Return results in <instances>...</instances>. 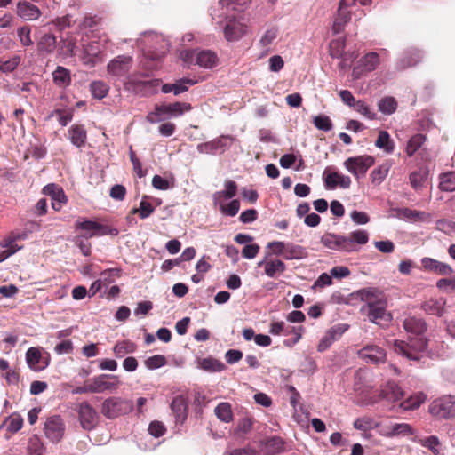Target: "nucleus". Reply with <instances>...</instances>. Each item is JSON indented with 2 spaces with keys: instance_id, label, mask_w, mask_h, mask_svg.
Segmentation results:
<instances>
[{
  "instance_id": "nucleus-1",
  "label": "nucleus",
  "mask_w": 455,
  "mask_h": 455,
  "mask_svg": "<svg viewBox=\"0 0 455 455\" xmlns=\"http://www.w3.org/2000/svg\"><path fill=\"white\" fill-rule=\"evenodd\" d=\"M403 327L408 333L415 335V337L410 338L408 341L394 340V350L408 360L418 361L420 353L426 349L427 345V340L421 336L427 329L426 323L419 318L411 316L404 320Z\"/></svg>"
},
{
  "instance_id": "nucleus-2",
  "label": "nucleus",
  "mask_w": 455,
  "mask_h": 455,
  "mask_svg": "<svg viewBox=\"0 0 455 455\" xmlns=\"http://www.w3.org/2000/svg\"><path fill=\"white\" fill-rule=\"evenodd\" d=\"M368 241L369 233L364 229H356L347 235L326 233L321 237L324 247L347 253L358 252Z\"/></svg>"
},
{
  "instance_id": "nucleus-3",
  "label": "nucleus",
  "mask_w": 455,
  "mask_h": 455,
  "mask_svg": "<svg viewBox=\"0 0 455 455\" xmlns=\"http://www.w3.org/2000/svg\"><path fill=\"white\" fill-rule=\"evenodd\" d=\"M379 295L378 291L373 288L362 289L352 294L356 299L365 302L361 310L366 312L370 321L376 324L391 320L390 314L386 310V303Z\"/></svg>"
},
{
  "instance_id": "nucleus-4",
  "label": "nucleus",
  "mask_w": 455,
  "mask_h": 455,
  "mask_svg": "<svg viewBox=\"0 0 455 455\" xmlns=\"http://www.w3.org/2000/svg\"><path fill=\"white\" fill-rule=\"evenodd\" d=\"M211 15L212 20H216V24L222 28L226 40L237 41L246 34L247 27L240 20L228 16L221 19L225 15L223 8H221V12L213 10Z\"/></svg>"
},
{
  "instance_id": "nucleus-5",
  "label": "nucleus",
  "mask_w": 455,
  "mask_h": 455,
  "mask_svg": "<svg viewBox=\"0 0 455 455\" xmlns=\"http://www.w3.org/2000/svg\"><path fill=\"white\" fill-rule=\"evenodd\" d=\"M180 58L187 65H197L203 68H212L217 66L219 58L212 50H182Z\"/></svg>"
},
{
  "instance_id": "nucleus-6",
  "label": "nucleus",
  "mask_w": 455,
  "mask_h": 455,
  "mask_svg": "<svg viewBox=\"0 0 455 455\" xmlns=\"http://www.w3.org/2000/svg\"><path fill=\"white\" fill-rule=\"evenodd\" d=\"M191 109L190 104L175 102L172 104H161L155 107L154 111L148 115V121L150 123H156L164 120L166 117H177L181 116L184 112Z\"/></svg>"
},
{
  "instance_id": "nucleus-7",
  "label": "nucleus",
  "mask_w": 455,
  "mask_h": 455,
  "mask_svg": "<svg viewBox=\"0 0 455 455\" xmlns=\"http://www.w3.org/2000/svg\"><path fill=\"white\" fill-rule=\"evenodd\" d=\"M133 410L132 400L112 396L102 403L101 413L108 419H113L127 414Z\"/></svg>"
},
{
  "instance_id": "nucleus-8",
  "label": "nucleus",
  "mask_w": 455,
  "mask_h": 455,
  "mask_svg": "<svg viewBox=\"0 0 455 455\" xmlns=\"http://www.w3.org/2000/svg\"><path fill=\"white\" fill-rule=\"evenodd\" d=\"M429 412L439 419L455 417V396L445 395L435 399L429 406Z\"/></svg>"
},
{
  "instance_id": "nucleus-9",
  "label": "nucleus",
  "mask_w": 455,
  "mask_h": 455,
  "mask_svg": "<svg viewBox=\"0 0 455 455\" xmlns=\"http://www.w3.org/2000/svg\"><path fill=\"white\" fill-rule=\"evenodd\" d=\"M375 159L369 155L348 157L344 162V167L357 179L363 177L374 164Z\"/></svg>"
},
{
  "instance_id": "nucleus-10",
  "label": "nucleus",
  "mask_w": 455,
  "mask_h": 455,
  "mask_svg": "<svg viewBox=\"0 0 455 455\" xmlns=\"http://www.w3.org/2000/svg\"><path fill=\"white\" fill-rule=\"evenodd\" d=\"M90 380L92 393L114 392L121 385L119 377L112 374H100Z\"/></svg>"
},
{
  "instance_id": "nucleus-11",
  "label": "nucleus",
  "mask_w": 455,
  "mask_h": 455,
  "mask_svg": "<svg viewBox=\"0 0 455 455\" xmlns=\"http://www.w3.org/2000/svg\"><path fill=\"white\" fill-rule=\"evenodd\" d=\"M77 228H80L85 232V237H92L94 235L101 236L106 235H111L116 236L118 235L116 228H108L96 221L92 220H78L76 223Z\"/></svg>"
},
{
  "instance_id": "nucleus-12",
  "label": "nucleus",
  "mask_w": 455,
  "mask_h": 455,
  "mask_svg": "<svg viewBox=\"0 0 455 455\" xmlns=\"http://www.w3.org/2000/svg\"><path fill=\"white\" fill-rule=\"evenodd\" d=\"M233 140L232 136H220L212 140L198 144L196 148L200 154L215 155L223 153L229 147L228 141L232 142Z\"/></svg>"
},
{
  "instance_id": "nucleus-13",
  "label": "nucleus",
  "mask_w": 455,
  "mask_h": 455,
  "mask_svg": "<svg viewBox=\"0 0 455 455\" xmlns=\"http://www.w3.org/2000/svg\"><path fill=\"white\" fill-rule=\"evenodd\" d=\"M358 356L367 363H379L386 360L385 350L378 345L370 344L364 346L357 352Z\"/></svg>"
},
{
  "instance_id": "nucleus-14",
  "label": "nucleus",
  "mask_w": 455,
  "mask_h": 455,
  "mask_svg": "<svg viewBox=\"0 0 455 455\" xmlns=\"http://www.w3.org/2000/svg\"><path fill=\"white\" fill-rule=\"evenodd\" d=\"M132 66V58L128 55H119L107 66L108 72L117 77L125 76Z\"/></svg>"
},
{
  "instance_id": "nucleus-15",
  "label": "nucleus",
  "mask_w": 455,
  "mask_h": 455,
  "mask_svg": "<svg viewBox=\"0 0 455 455\" xmlns=\"http://www.w3.org/2000/svg\"><path fill=\"white\" fill-rule=\"evenodd\" d=\"M64 434V424L59 416L47 419L44 423V435L53 443L60 441Z\"/></svg>"
},
{
  "instance_id": "nucleus-16",
  "label": "nucleus",
  "mask_w": 455,
  "mask_h": 455,
  "mask_svg": "<svg viewBox=\"0 0 455 455\" xmlns=\"http://www.w3.org/2000/svg\"><path fill=\"white\" fill-rule=\"evenodd\" d=\"M107 39L92 40L87 44L84 45L83 61L84 64L91 67L95 65L94 58L99 55L106 49Z\"/></svg>"
},
{
  "instance_id": "nucleus-17",
  "label": "nucleus",
  "mask_w": 455,
  "mask_h": 455,
  "mask_svg": "<svg viewBox=\"0 0 455 455\" xmlns=\"http://www.w3.org/2000/svg\"><path fill=\"white\" fill-rule=\"evenodd\" d=\"M142 44L148 46L150 49L154 48L156 50V53L150 55L152 59H160L164 56L168 49V42L164 38L163 36L155 33H145V40Z\"/></svg>"
},
{
  "instance_id": "nucleus-18",
  "label": "nucleus",
  "mask_w": 455,
  "mask_h": 455,
  "mask_svg": "<svg viewBox=\"0 0 455 455\" xmlns=\"http://www.w3.org/2000/svg\"><path fill=\"white\" fill-rule=\"evenodd\" d=\"M345 39L343 37L332 40L330 43V55L332 58L341 59L339 66L341 68H346L350 66L354 57L353 54L348 55L344 52Z\"/></svg>"
},
{
  "instance_id": "nucleus-19",
  "label": "nucleus",
  "mask_w": 455,
  "mask_h": 455,
  "mask_svg": "<svg viewBox=\"0 0 455 455\" xmlns=\"http://www.w3.org/2000/svg\"><path fill=\"white\" fill-rule=\"evenodd\" d=\"M78 415L83 428L86 430L93 428L97 423V412L87 402L80 403Z\"/></svg>"
},
{
  "instance_id": "nucleus-20",
  "label": "nucleus",
  "mask_w": 455,
  "mask_h": 455,
  "mask_svg": "<svg viewBox=\"0 0 455 455\" xmlns=\"http://www.w3.org/2000/svg\"><path fill=\"white\" fill-rule=\"evenodd\" d=\"M347 329V326L344 324H339L330 328L319 341L317 350L319 352L327 350L335 340L342 336Z\"/></svg>"
},
{
  "instance_id": "nucleus-21",
  "label": "nucleus",
  "mask_w": 455,
  "mask_h": 455,
  "mask_svg": "<svg viewBox=\"0 0 455 455\" xmlns=\"http://www.w3.org/2000/svg\"><path fill=\"white\" fill-rule=\"evenodd\" d=\"M26 362L28 367L34 371H41L44 370L49 360L42 356L41 350L37 347H30L26 352Z\"/></svg>"
},
{
  "instance_id": "nucleus-22",
  "label": "nucleus",
  "mask_w": 455,
  "mask_h": 455,
  "mask_svg": "<svg viewBox=\"0 0 455 455\" xmlns=\"http://www.w3.org/2000/svg\"><path fill=\"white\" fill-rule=\"evenodd\" d=\"M381 435L385 437L407 436L414 434L411 425L407 423H393L385 426L380 430Z\"/></svg>"
},
{
  "instance_id": "nucleus-23",
  "label": "nucleus",
  "mask_w": 455,
  "mask_h": 455,
  "mask_svg": "<svg viewBox=\"0 0 455 455\" xmlns=\"http://www.w3.org/2000/svg\"><path fill=\"white\" fill-rule=\"evenodd\" d=\"M421 264L425 271L432 272L437 275H451L453 272L450 265L432 258H423L421 259Z\"/></svg>"
},
{
  "instance_id": "nucleus-24",
  "label": "nucleus",
  "mask_w": 455,
  "mask_h": 455,
  "mask_svg": "<svg viewBox=\"0 0 455 455\" xmlns=\"http://www.w3.org/2000/svg\"><path fill=\"white\" fill-rule=\"evenodd\" d=\"M224 186V190L217 191L212 195L213 204L219 208L221 207V204H225L228 200L233 198L237 193V185L235 181H226Z\"/></svg>"
},
{
  "instance_id": "nucleus-25",
  "label": "nucleus",
  "mask_w": 455,
  "mask_h": 455,
  "mask_svg": "<svg viewBox=\"0 0 455 455\" xmlns=\"http://www.w3.org/2000/svg\"><path fill=\"white\" fill-rule=\"evenodd\" d=\"M323 176L325 186L329 188H335L337 186H339L342 188H348L351 185V179L349 176L337 172H329L325 170Z\"/></svg>"
},
{
  "instance_id": "nucleus-26",
  "label": "nucleus",
  "mask_w": 455,
  "mask_h": 455,
  "mask_svg": "<svg viewBox=\"0 0 455 455\" xmlns=\"http://www.w3.org/2000/svg\"><path fill=\"white\" fill-rule=\"evenodd\" d=\"M379 396L390 403L399 401L404 396L402 388L395 381H387L380 390Z\"/></svg>"
},
{
  "instance_id": "nucleus-27",
  "label": "nucleus",
  "mask_w": 455,
  "mask_h": 455,
  "mask_svg": "<svg viewBox=\"0 0 455 455\" xmlns=\"http://www.w3.org/2000/svg\"><path fill=\"white\" fill-rule=\"evenodd\" d=\"M17 14L25 20H35L40 17L41 12L37 6L23 1L17 4Z\"/></svg>"
},
{
  "instance_id": "nucleus-28",
  "label": "nucleus",
  "mask_w": 455,
  "mask_h": 455,
  "mask_svg": "<svg viewBox=\"0 0 455 455\" xmlns=\"http://www.w3.org/2000/svg\"><path fill=\"white\" fill-rule=\"evenodd\" d=\"M413 442L420 444L422 447L428 449L433 455H444L442 453V444L439 438L435 435H429L426 437L414 436Z\"/></svg>"
},
{
  "instance_id": "nucleus-29",
  "label": "nucleus",
  "mask_w": 455,
  "mask_h": 455,
  "mask_svg": "<svg viewBox=\"0 0 455 455\" xmlns=\"http://www.w3.org/2000/svg\"><path fill=\"white\" fill-rule=\"evenodd\" d=\"M445 304L446 301L443 298L430 299L423 303L422 308L428 315L441 316L444 312Z\"/></svg>"
},
{
  "instance_id": "nucleus-30",
  "label": "nucleus",
  "mask_w": 455,
  "mask_h": 455,
  "mask_svg": "<svg viewBox=\"0 0 455 455\" xmlns=\"http://www.w3.org/2000/svg\"><path fill=\"white\" fill-rule=\"evenodd\" d=\"M279 35V29L276 27L267 28L259 39V44L265 53L270 52V45L275 41Z\"/></svg>"
},
{
  "instance_id": "nucleus-31",
  "label": "nucleus",
  "mask_w": 455,
  "mask_h": 455,
  "mask_svg": "<svg viewBox=\"0 0 455 455\" xmlns=\"http://www.w3.org/2000/svg\"><path fill=\"white\" fill-rule=\"evenodd\" d=\"M69 140L73 145L80 148L84 145L87 135L82 125H72L68 130Z\"/></svg>"
},
{
  "instance_id": "nucleus-32",
  "label": "nucleus",
  "mask_w": 455,
  "mask_h": 455,
  "mask_svg": "<svg viewBox=\"0 0 455 455\" xmlns=\"http://www.w3.org/2000/svg\"><path fill=\"white\" fill-rule=\"evenodd\" d=\"M198 368L208 372H220L225 369V364L217 359L208 357L198 360Z\"/></svg>"
},
{
  "instance_id": "nucleus-33",
  "label": "nucleus",
  "mask_w": 455,
  "mask_h": 455,
  "mask_svg": "<svg viewBox=\"0 0 455 455\" xmlns=\"http://www.w3.org/2000/svg\"><path fill=\"white\" fill-rule=\"evenodd\" d=\"M392 164L389 161H386L379 167L375 168L371 173V183L374 185H379L384 181L387 176Z\"/></svg>"
},
{
  "instance_id": "nucleus-34",
  "label": "nucleus",
  "mask_w": 455,
  "mask_h": 455,
  "mask_svg": "<svg viewBox=\"0 0 455 455\" xmlns=\"http://www.w3.org/2000/svg\"><path fill=\"white\" fill-rule=\"evenodd\" d=\"M307 256L306 249L300 245L287 243L284 259L287 260L302 259Z\"/></svg>"
},
{
  "instance_id": "nucleus-35",
  "label": "nucleus",
  "mask_w": 455,
  "mask_h": 455,
  "mask_svg": "<svg viewBox=\"0 0 455 455\" xmlns=\"http://www.w3.org/2000/svg\"><path fill=\"white\" fill-rule=\"evenodd\" d=\"M171 409L177 420H185L187 418V403L182 396H176L171 404Z\"/></svg>"
},
{
  "instance_id": "nucleus-36",
  "label": "nucleus",
  "mask_w": 455,
  "mask_h": 455,
  "mask_svg": "<svg viewBox=\"0 0 455 455\" xmlns=\"http://www.w3.org/2000/svg\"><path fill=\"white\" fill-rule=\"evenodd\" d=\"M286 270L285 264L280 259H271L265 263V273L268 277H275Z\"/></svg>"
},
{
  "instance_id": "nucleus-37",
  "label": "nucleus",
  "mask_w": 455,
  "mask_h": 455,
  "mask_svg": "<svg viewBox=\"0 0 455 455\" xmlns=\"http://www.w3.org/2000/svg\"><path fill=\"white\" fill-rule=\"evenodd\" d=\"M214 413L216 417L222 422L229 423L233 420L231 404L227 402L219 403L214 409Z\"/></svg>"
},
{
  "instance_id": "nucleus-38",
  "label": "nucleus",
  "mask_w": 455,
  "mask_h": 455,
  "mask_svg": "<svg viewBox=\"0 0 455 455\" xmlns=\"http://www.w3.org/2000/svg\"><path fill=\"white\" fill-rule=\"evenodd\" d=\"M422 59V52L418 49H411L406 52L400 60V68H405L416 65Z\"/></svg>"
},
{
  "instance_id": "nucleus-39",
  "label": "nucleus",
  "mask_w": 455,
  "mask_h": 455,
  "mask_svg": "<svg viewBox=\"0 0 455 455\" xmlns=\"http://www.w3.org/2000/svg\"><path fill=\"white\" fill-rule=\"evenodd\" d=\"M375 146L378 148L383 149L386 153L390 154L395 149V144L390 139V135L386 131L379 132L378 139L375 141Z\"/></svg>"
},
{
  "instance_id": "nucleus-40",
  "label": "nucleus",
  "mask_w": 455,
  "mask_h": 455,
  "mask_svg": "<svg viewBox=\"0 0 455 455\" xmlns=\"http://www.w3.org/2000/svg\"><path fill=\"white\" fill-rule=\"evenodd\" d=\"M350 12L342 8L338 9V15L334 20L332 25V31L334 34L341 32L345 25L350 20Z\"/></svg>"
},
{
  "instance_id": "nucleus-41",
  "label": "nucleus",
  "mask_w": 455,
  "mask_h": 455,
  "mask_svg": "<svg viewBox=\"0 0 455 455\" xmlns=\"http://www.w3.org/2000/svg\"><path fill=\"white\" fill-rule=\"evenodd\" d=\"M426 395L419 392L402 402L400 407L404 411L415 410L426 401Z\"/></svg>"
},
{
  "instance_id": "nucleus-42",
  "label": "nucleus",
  "mask_w": 455,
  "mask_h": 455,
  "mask_svg": "<svg viewBox=\"0 0 455 455\" xmlns=\"http://www.w3.org/2000/svg\"><path fill=\"white\" fill-rule=\"evenodd\" d=\"M52 76L54 83L61 87L68 85L71 81L69 71L63 67H58L52 73Z\"/></svg>"
},
{
  "instance_id": "nucleus-43",
  "label": "nucleus",
  "mask_w": 455,
  "mask_h": 455,
  "mask_svg": "<svg viewBox=\"0 0 455 455\" xmlns=\"http://www.w3.org/2000/svg\"><path fill=\"white\" fill-rule=\"evenodd\" d=\"M16 238L5 240L2 246L4 248L0 252V262L5 260L10 256L13 255L15 252L21 249V246L16 243Z\"/></svg>"
},
{
  "instance_id": "nucleus-44",
  "label": "nucleus",
  "mask_w": 455,
  "mask_h": 455,
  "mask_svg": "<svg viewBox=\"0 0 455 455\" xmlns=\"http://www.w3.org/2000/svg\"><path fill=\"white\" fill-rule=\"evenodd\" d=\"M136 345L131 341H122L115 345L113 352L117 358H122L127 354L135 352Z\"/></svg>"
},
{
  "instance_id": "nucleus-45",
  "label": "nucleus",
  "mask_w": 455,
  "mask_h": 455,
  "mask_svg": "<svg viewBox=\"0 0 455 455\" xmlns=\"http://www.w3.org/2000/svg\"><path fill=\"white\" fill-rule=\"evenodd\" d=\"M364 71H371L379 64V58L376 52H369L360 60Z\"/></svg>"
},
{
  "instance_id": "nucleus-46",
  "label": "nucleus",
  "mask_w": 455,
  "mask_h": 455,
  "mask_svg": "<svg viewBox=\"0 0 455 455\" xmlns=\"http://www.w3.org/2000/svg\"><path fill=\"white\" fill-rule=\"evenodd\" d=\"M109 87L102 81H94L90 84V91L92 96L96 99L101 100L108 95Z\"/></svg>"
},
{
  "instance_id": "nucleus-47",
  "label": "nucleus",
  "mask_w": 455,
  "mask_h": 455,
  "mask_svg": "<svg viewBox=\"0 0 455 455\" xmlns=\"http://www.w3.org/2000/svg\"><path fill=\"white\" fill-rule=\"evenodd\" d=\"M379 110L385 115L393 114L397 108V102L393 97H385L378 103Z\"/></svg>"
},
{
  "instance_id": "nucleus-48",
  "label": "nucleus",
  "mask_w": 455,
  "mask_h": 455,
  "mask_svg": "<svg viewBox=\"0 0 455 455\" xmlns=\"http://www.w3.org/2000/svg\"><path fill=\"white\" fill-rule=\"evenodd\" d=\"M439 188L443 191H455V172L443 173L440 176Z\"/></svg>"
},
{
  "instance_id": "nucleus-49",
  "label": "nucleus",
  "mask_w": 455,
  "mask_h": 455,
  "mask_svg": "<svg viewBox=\"0 0 455 455\" xmlns=\"http://www.w3.org/2000/svg\"><path fill=\"white\" fill-rule=\"evenodd\" d=\"M425 215L426 213L423 212L411 210L409 208H400L397 210L398 218L406 220H423Z\"/></svg>"
},
{
  "instance_id": "nucleus-50",
  "label": "nucleus",
  "mask_w": 455,
  "mask_h": 455,
  "mask_svg": "<svg viewBox=\"0 0 455 455\" xmlns=\"http://www.w3.org/2000/svg\"><path fill=\"white\" fill-rule=\"evenodd\" d=\"M425 141V137L422 134L413 135L406 145V154L408 156H413V154L422 146Z\"/></svg>"
},
{
  "instance_id": "nucleus-51",
  "label": "nucleus",
  "mask_w": 455,
  "mask_h": 455,
  "mask_svg": "<svg viewBox=\"0 0 455 455\" xmlns=\"http://www.w3.org/2000/svg\"><path fill=\"white\" fill-rule=\"evenodd\" d=\"M56 47V37L52 34H45L43 36L38 43L40 51L46 52H52Z\"/></svg>"
},
{
  "instance_id": "nucleus-52",
  "label": "nucleus",
  "mask_w": 455,
  "mask_h": 455,
  "mask_svg": "<svg viewBox=\"0 0 455 455\" xmlns=\"http://www.w3.org/2000/svg\"><path fill=\"white\" fill-rule=\"evenodd\" d=\"M427 172L424 170H419L410 174V184L414 189H419L427 180Z\"/></svg>"
},
{
  "instance_id": "nucleus-53",
  "label": "nucleus",
  "mask_w": 455,
  "mask_h": 455,
  "mask_svg": "<svg viewBox=\"0 0 455 455\" xmlns=\"http://www.w3.org/2000/svg\"><path fill=\"white\" fill-rule=\"evenodd\" d=\"M314 125L321 131L329 132L332 129V122L328 116L318 115L313 117Z\"/></svg>"
},
{
  "instance_id": "nucleus-54",
  "label": "nucleus",
  "mask_w": 455,
  "mask_h": 455,
  "mask_svg": "<svg viewBox=\"0 0 455 455\" xmlns=\"http://www.w3.org/2000/svg\"><path fill=\"white\" fill-rule=\"evenodd\" d=\"M44 194L50 196L52 200L65 199V194L61 188L54 183L48 184L43 188Z\"/></svg>"
},
{
  "instance_id": "nucleus-55",
  "label": "nucleus",
  "mask_w": 455,
  "mask_h": 455,
  "mask_svg": "<svg viewBox=\"0 0 455 455\" xmlns=\"http://www.w3.org/2000/svg\"><path fill=\"white\" fill-rule=\"evenodd\" d=\"M17 36L21 45L28 47L33 44V41L31 39V28L29 26H23L18 28Z\"/></svg>"
},
{
  "instance_id": "nucleus-56",
  "label": "nucleus",
  "mask_w": 455,
  "mask_h": 455,
  "mask_svg": "<svg viewBox=\"0 0 455 455\" xmlns=\"http://www.w3.org/2000/svg\"><path fill=\"white\" fill-rule=\"evenodd\" d=\"M144 363L148 370H156L166 364V358L162 355H156L148 357Z\"/></svg>"
},
{
  "instance_id": "nucleus-57",
  "label": "nucleus",
  "mask_w": 455,
  "mask_h": 455,
  "mask_svg": "<svg viewBox=\"0 0 455 455\" xmlns=\"http://www.w3.org/2000/svg\"><path fill=\"white\" fill-rule=\"evenodd\" d=\"M240 209V202L237 199L232 200L229 204H221L219 208L220 212L228 216H235Z\"/></svg>"
},
{
  "instance_id": "nucleus-58",
  "label": "nucleus",
  "mask_w": 455,
  "mask_h": 455,
  "mask_svg": "<svg viewBox=\"0 0 455 455\" xmlns=\"http://www.w3.org/2000/svg\"><path fill=\"white\" fill-rule=\"evenodd\" d=\"M154 212L152 204L147 201L146 197H143L140 203L139 209H133L132 213L139 212L141 219L148 218Z\"/></svg>"
},
{
  "instance_id": "nucleus-59",
  "label": "nucleus",
  "mask_w": 455,
  "mask_h": 455,
  "mask_svg": "<svg viewBox=\"0 0 455 455\" xmlns=\"http://www.w3.org/2000/svg\"><path fill=\"white\" fill-rule=\"evenodd\" d=\"M437 230L449 235L455 234V222L445 219L438 220L435 224Z\"/></svg>"
},
{
  "instance_id": "nucleus-60",
  "label": "nucleus",
  "mask_w": 455,
  "mask_h": 455,
  "mask_svg": "<svg viewBox=\"0 0 455 455\" xmlns=\"http://www.w3.org/2000/svg\"><path fill=\"white\" fill-rule=\"evenodd\" d=\"M355 111L363 115L368 119H374L376 117V114L372 112L370 108V107L363 100H357L355 101V105L353 106Z\"/></svg>"
},
{
  "instance_id": "nucleus-61",
  "label": "nucleus",
  "mask_w": 455,
  "mask_h": 455,
  "mask_svg": "<svg viewBox=\"0 0 455 455\" xmlns=\"http://www.w3.org/2000/svg\"><path fill=\"white\" fill-rule=\"evenodd\" d=\"M28 451V455H43V443L36 436H34L29 439Z\"/></svg>"
},
{
  "instance_id": "nucleus-62",
  "label": "nucleus",
  "mask_w": 455,
  "mask_h": 455,
  "mask_svg": "<svg viewBox=\"0 0 455 455\" xmlns=\"http://www.w3.org/2000/svg\"><path fill=\"white\" fill-rule=\"evenodd\" d=\"M20 62V57L15 55L8 60L0 61V70L4 73L12 72L19 66Z\"/></svg>"
},
{
  "instance_id": "nucleus-63",
  "label": "nucleus",
  "mask_w": 455,
  "mask_h": 455,
  "mask_svg": "<svg viewBox=\"0 0 455 455\" xmlns=\"http://www.w3.org/2000/svg\"><path fill=\"white\" fill-rule=\"evenodd\" d=\"M196 81L188 78H182L173 83L174 95H179L188 91V87L195 84Z\"/></svg>"
},
{
  "instance_id": "nucleus-64",
  "label": "nucleus",
  "mask_w": 455,
  "mask_h": 455,
  "mask_svg": "<svg viewBox=\"0 0 455 455\" xmlns=\"http://www.w3.org/2000/svg\"><path fill=\"white\" fill-rule=\"evenodd\" d=\"M166 432L164 425L157 420L152 421L148 426V433L154 437H160Z\"/></svg>"
}]
</instances>
